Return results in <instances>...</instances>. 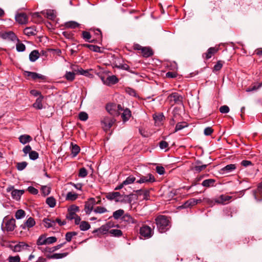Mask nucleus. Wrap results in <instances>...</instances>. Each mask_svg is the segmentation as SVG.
<instances>
[{
  "label": "nucleus",
  "instance_id": "obj_1",
  "mask_svg": "<svg viewBox=\"0 0 262 262\" xmlns=\"http://www.w3.org/2000/svg\"><path fill=\"white\" fill-rule=\"evenodd\" d=\"M155 222L159 231L161 233L166 232L170 227V222L168 217L166 216L160 215L158 216Z\"/></svg>",
  "mask_w": 262,
  "mask_h": 262
},
{
  "label": "nucleus",
  "instance_id": "obj_2",
  "mask_svg": "<svg viewBox=\"0 0 262 262\" xmlns=\"http://www.w3.org/2000/svg\"><path fill=\"white\" fill-rule=\"evenodd\" d=\"M107 112L112 116H118L120 115V111L123 110L120 104L117 105L114 103H108L105 106Z\"/></svg>",
  "mask_w": 262,
  "mask_h": 262
},
{
  "label": "nucleus",
  "instance_id": "obj_3",
  "mask_svg": "<svg viewBox=\"0 0 262 262\" xmlns=\"http://www.w3.org/2000/svg\"><path fill=\"white\" fill-rule=\"evenodd\" d=\"M114 117L105 116L101 119V124L105 132H107L116 122Z\"/></svg>",
  "mask_w": 262,
  "mask_h": 262
},
{
  "label": "nucleus",
  "instance_id": "obj_4",
  "mask_svg": "<svg viewBox=\"0 0 262 262\" xmlns=\"http://www.w3.org/2000/svg\"><path fill=\"white\" fill-rule=\"evenodd\" d=\"M140 234L144 238H148L152 235L153 231L149 226L144 225L140 229Z\"/></svg>",
  "mask_w": 262,
  "mask_h": 262
},
{
  "label": "nucleus",
  "instance_id": "obj_5",
  "mask_svg": "<svg viewBox=\"0 0 262 262\" xmlns=\"http://www.w3.org/2000/svg\"><path fill=\"white\" fill-rule=\"evenodd\" d=\"M79 210V207L75 205H72L69 207L68 209V213L67 214V219L70 220L74 219L75 216H77L76 212Z\"/></svg>",
  "mask_w": 262,
  "mask_h": 262
},
{
  "label": "nucleus",
  "instance_id": "obj_6",
  "mask_svg": "<svg viewBox=\"0 0 262 262\" xmlns=\"http://www.w3.org/2000/svg\"><path fill=\"white\" fill-rule=\"evenodd\" d=\"M7 191H11L12 197L16 200H19L21 195L24 193V190H23L14 189L13 186L8 187Z\"/></svg>",
  "mask_w": 262,
  "mask_h": 262
},
{
  "label": "nucleus",
  "instance_id": "obj_7",
  "mask_svg": "<svg viewBox=\"0 0 262 262\" xmlns=\"http://www.w3.org/2000/svg\"><path fill=\"white\" fill-rule=\"evenodd\" d=\"M96 205L95 199L93 198L89 199L84 205V211L87 214H90L94 208V206Z\"/></svg>",
  "mask_w": 262,
  "mask_h": 262
},
{
  "label": "nucleus",
  "instance_id": "obj_8",
  "mask_svg": "<svg viewBox=\"0 0 262 262\" xmlns=\"http://www.w3.org/2000/svg\"><path fill=\"white\" fill-rule=\"evenodd\" d=\"M120 200L121 201L119 202L131 204L133 201L137 200V196L135 194H130L129 195L121 194Z\"/></svg>",
  "mask_w": 262,
  "mask_h": 262
},
{
  "label": "nucleus",
  "instance_id": "obj_9",
  "mask_svg": "<svg viewBox=\"0 0 262 262\" xmlns=\"http://www.w3.org/2000/svg\"><path fill=\"white\" fill-rule=\"evenodd\" d=\"M156 181L154 176L151 173H148L146 176H141L139 180L137 181L138 183H153Z\"/></svg>",
  "mask_w": 262,
  "mask_h": 262
},
{
  "label": "nucleus",
  "instance_id": "obj_10",
  "mask_svg": "<svg viewBox=\"0 0 262 262\" xmlns=\"http://www.w3.org/2000/svg\"><path fill=\"white\" fill-rule=\"evenodd\" d=\"M101 78L103 83L107 85L114 84L118 82V79L115 75L108 76L106 79L103 77H101Z\"/></svg>",
  "mask_w": 262,
  "mask_h": 262
},
{
  "label": "nucleus",
  "instance_id": "obj_11",
  "mask_svg": "<svg viewBox=\"0 0 262 262\" xmlns=\"http://www.w3.org/2000/svg\"><path fill=\"white\" fill-rule=\"evenodd\" d=\"M121 220L126 224H136L138 225V221L133 217L130 214L126 213L123 215Z\"/></svg>",
  "mask_w": 262,
  "mask_h": 262
},
{
  "label": "nucleus",
  "instance_id": "obj_12",
  "mask_svg": "<svg viewBox=\"0 0 262 262\" xmlns=\"http://www.w3.org/2000/svg\"><path fill=\"white\" fill-rule=\"evenodd\" d=\"M111 228V225H104L101 226L99 228L94 230L93 233H97V235L100 236L101 235L106 234L107 232H109V230Z\"/></svg>",
  "mask_w": 262,
  "mask_h": 262
},
{
  "label": "nucleus",
  "instance_id": "obj_13",
  "mask_svg": "<svg viewBox=\"0 0 262 262\" xmlns=\"http://www.w3.org/2000/svg\"><path fill=\"white\" fill-rule=\"evenodd\" d=\"M253 195L256 201L262 200V182L259 184L257 189L253 192Z\"/></svg>",
  "mask_w": 262,
  "mask_h": 262
},
{
  "label": "nucleus",
  "instance_id": "obj_14",
  "mask_svg": "<svg viewBox=\"0 0 262 262\" xmlns=\"http://www.w3.org/2000/svg\"><path fill=\"white\" fill-rule=\"evenodd\" d=\"M121 194L119 192H113L107 193L106 195V198L111 201L115 200L116 202H119L121 200L120 199Z\"/></svg>",
  "mask_w": 262,
  "mask_h": 262
},
{
  "label": "nucleus",
  "instance_id": "obj_15",
  "mask_svg": "<svg viewBox=\"0 0 262 262\" xmlns=\"http://www.w3.org/2000/svg\"><path fill=\"white\" fill-rule=\"evenodd\" d=\"M29 246L25 242H19L13 247V251L14 252H20L23 250H27Z\"/></svg>",
  "mask_w": 262,
  "mask_h": 262
},
{
  "label": "nucleus",
  "instance_id": "obj_16",
  "mask_svg": "<svg viewBox=\"0 0 262 262\" xmlns=\"http://www.w3.org/2000/svg\"><path fill=\"white\" fill-rule=\"evenodd\" d=\"M15 19L20 24H26L28 22V18L26 14L21 13L15 16Z\"/></svg>",
  "mask_w": 262,
  "mask_h": 262
},
{
  "label": "nucleus",
  "instance_id": "obj_17",
  "mask_svg": "<svg viewBox=\"0 0 262 262\" xmlns=\"http://www.w3.org/2000/svg\"><path fill=\"white\" fill-rule=\"evenodd\" d=\"M24 75L27 77H31L34 80H35L37 78L42 79V80L46 79V77L45 76L39 74L35 72L25 71L24 72Z\"/></svg>",
  "mask_w": 262,
  "mask_h": 262
},
{
  "label": "nucleus",
  "instance_id": "obj_18",
  "mask_svg": "<svg viewBox=\"0 0 262 262\" xmlns=\"http://www.w3.org/2000/svg\"><path fill=\"white\" fill-rule=\"evenodd\" d=\"M202 202L201 199H191L185 202L182 206L183 208L190 207Z\"/></svg>",
  "mask_w": 262,
  "mask_h": 262
},
{
  "label": "nucleus",
  "instance_id": "obj_19",
  "mask_svg": "<svg viewBox=\"0 0 262 262\" xmlns=\"http://www.w3.org/2000/svg\"><path fill=\"white\" fill-rule=\"evenodd\" d=\"M15 227V220L14 219H10L5 223V228L7 231H13Z\"/></svg>",
  "mask_w": 262,
  "mask_h": 262
},
{
  "label": "nucleus",
  "instance_id": "obj_20",
  "mask_svg": "<svg viewBox=\"0 0 262 262\" xmlns=\"http://www.w3.org/2000/svg\"><path fill=\"white\" fill-rule=\"evenodd\" d=\"M232 198L231 196L226 195H221L215 199V202L218 204H226Z\"/></svg>",
  "mask_w": 262,
  "mask_h": 262
},
{
  "label": "nucleus",
  "instance_id": "obj_21",
  "mask_svg": "<svg viewBox=\"0 0 262 262\" xmlns=\"http://www.w3.org/2000/svg\"><path fill=\"white\" fill-rule=\"evenodd\" d=\"M2 37L4 39H9L12 41H19V39L17 38V36L15 35V34L11 31L6 32L3 33L2 35Z\"/></svg>",
  "mask_w": 262,
  "mask_h": 262
},
{
  "label": "nucleus",
  "instance_id": "obj_22",
  "mask_svg": "<svg viewBox=\"0 0 262 262\" xmlns=\"http://www.w3.org/2000/svg\"><path fill=\"white\" fill-rule=\"evenodd\" d=\"M153 118L157 125H160L164 119V116L162 113L153 115Z\"/></svg>",
  "mask_w": 262,
  "mask_h": 262
},
{
  "label": "nucleus",
  "instance_id": "obj_23",
  "mask_svg": "<svg viewBox=\"0 0 262 262\" xmlns=\"http://www.w3.org/2000/svg\"><path fill=\"white\" fill-rule=\"evenodd\" d=\"M236 168L234 164H229L221 169V171L223 174L228 173Z\"/></svg>",
  "mask_w": 262,
  "mask_h": 262
},
{
  "label": "nucleus",
  "instance_id": "obj_24",
  "mask_svg": "<svg viewBox=\"0 0 262 262\" xmlns=\"http://www.w3.org/2000/svg\"><path fill=\"white\" fill-rule=\"evenodd\" d=\"M32 137L30 135H21L19 137V142L23 144H26L30 142V141H32Z\"/></svg>",
  "mask_w": 262,
  "mask_h": 262
},
{
  "label": "nucleus",
  "instance_id": "obj_25",
  "mask_svg": "<svg viewBox=\"0 0 262 262\" xmlns=\"http://www.w3.org/2000/svg\"><path fill=\"white\" fill-rule=\"evenodd\" d=\"M141 53L142 55L145 57H148L153 54L152 50L148 47H143L142 48Z\"/></svg>",
  "mask_w": 262,
  "mask_h": 262
},
{
  "label": "nucleus",
  "instance_id": "obj_26",
  "mask_svg": "<svg viewBox=\"0 0 262 262\" xmlns=\"http://www.w3.org/2000/svg\"><path fill=\"white\" fill-rule=\"evenodd\" d=\"M43 222L45 224V226L47 228L53 227L55 226V221L54 220L46 218L43 219Z\"/></svg>",
  "mask_w": 262,
  "mask_h": 262
},
{
  "label": "nucleus",
  "instance_id": "obj_27",
  "mask_svg": "<svg viewBox=\"0 0 262 262\" xmlns=\"http://www.w3.org/2000/svg\"><path fill=\"white\" fill-rule=\"evenodd\" d=\"M78 195L73 192H69L66 196V200L68 201H74L78 198Z\"/></svg>",
  "mask_w": 262,
  "mask_h": 262
},
{
  "label": "nucleus",
  "instance_id": "obj_28",
  "mask_svg": "<svg viewBox=\"0 0 262 262\" xmlns=\"http://www.w3.org/2000/svg\"><path fill=\"white\" fill-rule=\"evenodd\" d=\"M24 32L28 36L35 35L36 34V30L34 27H27L24 29Z\"/></svg>",
  "mask_w": 262,
  "mask_h": 262
},
{
  "label": "nucleus",
  "instance_id": "obj_29",
  "mask_svg": "<svg viewBox=\"0 0 262 262\" xmlns=\"http://www.w3.org/2000/svg\"><path fill=\"white\" fill-rule=\"evenodd\" d=\"M215 181L214 179H207L203 181L202 185L205 187H212L214 186Z\"/></svg>",
  "mask_w": 262,
  "mask_h": 262
},
{
  "label": "nucleus",
  "instance_id": "obj_30",
  "mask_svg": "<svg viewBox=\"0 0 262 262\" xmlns=\"http://www.w3.org/2000/svg\"><path fill=\"white\" fill-rule=\"evenodd\" d=\"M136 194L137 195H143V199H147L149 194V191L148 190H138L136 191Z\"/></svg>",
  "mask_w": 262,
  "mask_h": 262
},
{
  "label": "nucleus",
  "instance_id": "obj_31",
  "mask_svg": "<svg viewBox=\"0 0 262 262\" xmlns=\"http://www.w3.org/2000/svg\"><path fill=\"white\" fill-rule=\"evenodd\" d=\"M39 57V53L37 50H33L29 55V59L32 62H34L37 60Z\"/></svg>",
  "mask_w": 262,
  "mask_h": 262
},
{
  "label": "nucleus",
  "instance_id": "obj_32",
  "mask_svg": "<svg viewBox=\"0 0 262 262\" xmlns=\"http://www.w3.org/2000/svg\"><path fill=\"white\" fill-rule=\"evenodd\" d=\"M36 245L38 246L47 245L46 235L45 234L41 235L36 242Z\"/></svg>",
  "mask_w": 262,
  "mask_h": 262
},
{
  "label": "nucleus",
  "instance_id": "obj_33",
  "mask_svg": "<svg viewBox=\"0 0 262 262\" xmlns=\"http://www.w3.org/2000/svg\"><path fill=\"white\" fill-rule=\"evenodd\" d=\"M131 116V112L129 110L126 108L124 110L123 113L121 115V117L124 122L126 121Z\"/></svg>",
  "mask_w": 262,
  "mask_h": 262
},
{
  "label": "nucleus",
  "instance_id": "obj_34",
  "mask_svg": "<svg viewBox=\"0 0 262 262\" xmlns=\"http://www.w3.org/2000/svg\"><path fill=\"white\" fill-rule=\"evenodd\" d=\"M125 92L130 97L140 98V96L138 95L137 92L132 88H126Z\"/></svg>",
  "mask_w": 262,
  "mask_h": 262
},
{
  "label": "nucleus",
  "instance_id": "obj_35",
  "mask_svg": "<svg viewBox=\"0 0 262 262\" xmlns=\"http://www.w3.org/2000/svg\"><path fill=\"white\" fill-rule=\"evenodd\" d=\"M124 211L123 209H119L113 212V216L115 220H118L124 215Z\"/></svg>",
  "mask_w": 262,
  "mask_h": 262
},
{
  "label": "nucleus",
  "instance_id": "obj_36",
  "mask_svg": "<svg viewBox=\"0 0 262 262\" xmlns=\"http://www.w3.org/2000/svg\"><path fill=\"white\" fill-rule=\"evenodd\" d=\"M188 126V124L186 122H179L176 124L174 133Z\"/></svg>",
  "mask_w": 262,
  "mask_h": 262
},
{
  "label": "nucleus",
  "instance_id": "obj_37",
  "mask_svg": "<svg viewBox=\"0 0 262 262\" xmlns=\"http://www.w3.org/2000/svg\"><path fill=\"white\" fill-rule=\"evenodd\" d=\"M91 227L90 224L86 221L81 222L79 225V228L82 231H86L89 229Z\"/></svg>",
  "mask_w": 262,
  "mask_h": 262
},
{
  "label": "nucleus",
  "instance_id": "obj_38",
  "mask_svg": "<svg viewBox=\"0 0 262 262\" xmlns=\"http://www.w3.org/2000/svg\"><path fill=\"white\" fill-rule=\"evenodd\" d=\"M218 51V49L215 48H210L208 50L207 52L206 53V58L207 59L211 58L212 55L216 53Z\"/></svg>",
  "mask_w": 262,
  "mask_h": 262
},
{
  "label": "nucleus",
  "instance_id": "obj_39",
  "mask_svg": "<svg viewBox=\"0 0 262 262\" xmlns=\"http://www.w3.org/2000/svg\"><path fill=\"white\" fill-rule=\"evenodd\" d=\"M93 211L95 213L99 214L104 213L108 211L106 208L102 206H97L95 207Z\"/></svg>",
  "mask_w": 262,
  "mask_h": 262
},
{
  "label": "nucleus",
  "instance_id": "obj_40",
  "mask_svg": "<svg viewBox=\"0 0 262 262\" xmlns=\"http://www.w3.org/2000/svg\"><path fill=\"white\" fill-rule=\"evenodd\" d=\"M109 233L116 237H120L123 234L122 231L119 229H111L109 231Z\"/></svg>",
  "mask_w": 262,
  "mask_h": 262
},
{
  "label": "nucleus",
  "instance_id": "obj_41",
  "mask_svg": "<svg viewBox=\"0 0 262 262\" xmlns=\"http://www.w3.org/2000/svg\"><path fill=\"white\" fill-rule=\"evenodd\" d=\"M68 254V253H55L53 254L52 255L48 256V257L49 258L59 259L66 257V256H67Z\"/></svg>",
  "mask_w": 262,
  "mask_h": 262
},
{
  "label": "nucleus",
  "instance_id": "obj_42",
  "mask_svg": "<svg viewBox=\"0 0 262 262\" xmlns=\"http://www.w3.org/2000/svg\"><path fill=\"white\" fill-rule=\"evenodd\" d=\"M79 24L76 21H69L65 24V27L67 28L74 29L78 27Z\"/></svg>",
  "mask_w": 262,
  "mask_h": 262
},
{
  "label": "nucleus",
  "instance_id": "obj_43",
  "mask_svg": "<svg viewBox=\"0 0 262 262\" xmlns=\"http://www.w3.org/2000/svg\"><path fill=\"white\" fill-rule=\"evenodd\" d=\"M168 98H183L185 96L181 94L180 92H174L167 96Z\"/></svg>",
  "mask_w": 262,
  "mask_h": 262
},
{
  "label": "nucleus",
  "instance_id": "obj_44",
  "mask_svg": "<svg viewBox=\"0 0 262 262\" xmlns=\"http://www.w3.org/2000/svg\"><path fill=\"white\" fill-rule=\"evenodd\" d=\"M35 224V222L33 218L30 217L26 222L25 226L28 228L33 227Z\"/></svg>",
  "mask_w": 262,
  "mask_h": 262
},
{
  "label": "nucleus",
  "instance_id": "obj_45",
  "mask_svg": "<svg viewBox=\"0 0 262 262\" xmlns=\"http://www.w3.org/2000/svg\"><path fill=\"white\" fill-rule=\"evenodd\" d=\"M46 203L50 207H54L56 205V200L53 197L51 196L47 199Z\"/></svg>",
  "mask_w": 262,
  "mask_h": 262
},
{
  "label": "nucleus",
  "instance_id": "obj_46",
  "mask_svg": "<svg viewBox=\"0 0 262 262\" xmlns=\"http://www.w3.org/2000/svg\"><path fill=\"white\" fill-rule=\"evenodd\" d=\"M15 217L17 219H20L25 216V212L22 210H18L15 213Z\"/></svg>",
  "mask_w": 262,
  "mask_h": 262
},
{
  "label": "nucleus",
  "instance_id": "obj_47",
  "mask_svg": "<svg viewBox=\"0 0 262 262\" xmlns=\"http://www.w3.org/2000/svg\"><path fill=\"white\" fill-rule=\"evenodd\" d=\"M30 94L32 96L38 97V98H43V97L41 95L40 92L38 91L33 90L30 91Z\"/></svg>",
  "mask_w": 262,
  "mask_h": 262
},
{
  "label": "nucleus",
  "instance_id": "obj_48",
  "mask_svg": "<svg viewBox=\"0 0 262 262\" xmlns=\"http://www.w3.org/2000/svg\"><path fill=\"white\" fill-rule=\"evenodd\" d=\"M29 158L32 160H35L39 157V155L37 152L34 150H32L29 155Z\"/></svg>",
  "mask_w": 262,
  "mask_h": 262
},
{
  "label": "nucleus",
  "instance_id": "obj_49",
  "mask_svg": "<svg viewBox=\"0 0 262 262\" xmlns=\"http://www.w3.org/2000/svg\"><path fill=\"white\" fill-rule=\"evenodd\" d=\"M34 108L36 109H41L43 107L41 99H36V102L33 104Z\"/></svg>",
  "mask_w": 262,
  "mask_h": 262
},
{
  "label": "nucleus",
  "instance_id": "obj_50",
  "mask_svg": "<svg viewBox=\"0 0 262 262\" xmlns=\"http://www.w3.org/2000/svg\"><path fill=\"white\" fill-rule=\"evenodd\" d=\"M80 151V147L77 145H73L72 146V153L74 156H76Z\"/></svg>",
  "mask_w": 262,
  "mask_h": 262
},
{
  "label": "nucleus",
  "instance_id": "obj_51",
  "mask_svg": "<svg viewBox=\"0 0 262 262\" xmlns=\"http://www.w3.org/2000/svg\"><path fill=\"white\" fill-rule=\"evenodd\" d=\"M135 180H136V178L135 177L129 176V177H127L126 178V179L123 182V184H124L125 185H126L132 184L133 182H134Z\"/></svg>",
  "mask_w": 262,
  "mask_h": 262
},
{
  "label": "nucleus",
  "instance_id": "obj_52",
  "mask_svg": "<svg viewBox=\"0 0 262 262\" xmlns=\"http://www.w3.org/2000/svg\"><path fill=\"white\" fill-rule=\"evenodd\" d=\"M223 63L224 62L223 61H218L216 64L214 66L213 71H220L223 67Z\"/></svg>",
  "mask_w": 262,
  "mask_h": 262
},
{
  "label": "nucleus",
  "instance_id": "obj_53",
  "mask_svg": "<svg viewBox=\"0 0 262 262\" xmlns=\"http://www.w3.org/2000/svg\"><path fill=\"white\" fill-rule=\"evenodd\" d=\"M75 74L74 72H69L66 73L65 77L67 80L72 81L75 78Z\"/></svg>",
  "mask_w": 262,
  "mask_h": 262
},
{
  "label": "nucleus",
  "instance_id": "obj_54",
  "mask_svg": "<svg viewBox=\"0 0 262 262\" xmlns=\"http://www.w3.org/2000/svg\"><path fill=\"white\" fill-rule=\"evenodd\" d=\"M207 167V165H195L193 167V169L198 172H199L204 169H205Z\"/></svg>",
  "mask_w": 262,
  "mask_h": 262
},
{
  "label": "nucleus",
  "instance_id": "obj_55",
  "mask_svg": "<svg viewBox=\"0 0 262 262\" xmlns=\"http://www.w3.org/2000/svg\"><path fill=\"white\" fill-rule=\"evenodd\" d=\"M262 84V82L260 83H254L251 88H249L247 89V92H252L259 89Z\"/></svg>",
  "mask_w": 262,
  "mask_h": 262
},
{
  "label": "nucleus",
  "instance_id": "obj_56",
  "mask_svg": "<svg viewBox=\"0 0 262 262\" xmlns=\"http://www.w3.org/2000/svg\"><path fill=\"white\" fill-rule=\"evenodd\" d=\"M79 119L81 121H85L88 119V115L84 112H80L79 114Z\"/></svg>",
  "mask_w": 262,
  "mask_h": 262
},
{
  "label": "nucleus",
  "instance_id": "obj_57",
  "mask_svg": "<svg viewBox=\"0 0 262 262\" xmlns=\"http://www.w3.org/2000/svg\"><path fill=\"white\" fill-rule=\"evenodd\" d=\"M88 174L87 170L86 169L83 167L79 169V174L78 176L80 177L81 178H84Z\"/></svg>",
  "mask_w": 262,
  "mask_h": 262
},
{
  "label": "nucleus",
  "instance_id": "obj_58",
  "mask_svg": "<svg viewBox=\"0 0 262 262\" xmlns=\"http://www.w3.org/2000/svg\"><path fill=\"white\" fill-rule=\"evenodd\" d=\"M27 163L26 162H22L20 163H18L17 164V168L19 170H23L24 169L27 165Z\"/></svg>",
  "mask_w": 262,
  "mask_h": 262
},
{
  "label": "nucleus",
  "instance_id": "obj_59",
  "mask_svg": "<svg viewBox=\"0 0 262 262\" xmlns=\"http://www.w3.org/2000/svg\"><path fill=\"white\" fill-rule=\"evenodd\" d=\"M23 151L25 154L24 156H26L27 154L29 155L30 152H31L32 150L31 147L29 145H28L24 147Z\"/></svg>",
  "mask_w": 262,
  "mask_h": 262
},
{
  "label": "nucleus",
  "instance_id": "obj_60",
  "mask_svg": "<svg viewBox=\"0 0 262 262\" xmlns=\"http://www.w3.org/2000/svg\"><path fill=\"white\" fill-rule=\"evenodd\" d=\"M76 235V233L75 232H68L66 234V239L68 242H70L73 236Z\"/></svg>",
  "mask_w": 262,
  "mask_h": 262
},
{
  "label": "nucleus",
  "instance_id": "obj_61",
  "mask_svg": "<svg viewBox=\"0 0 262 262\" xmlns=\"http://www.w3.org/2000/svg\"><path fill=\"white\" fill-rule=\"evenodd\" d=\"M213 132V129L211 127H207L204 129V134L206 136H210Z\"/></svg>",
  "mask_w": 262,
  "mask_h": 262
},
{
  "label": "nucleus",
  "instance_id": "obj_62",
  "mask_svg": "<svg viewBox=\"0 0 262 262\" xmlns=\"http://www.w3.org/2000/svg\"><path fill=\"white\" fill-rule=\"evenodd\" d=\"M26 47L23 43H18L16 45V50L18 52H23L25 50Z\"/></svg>",
  "mask_w": 262,
  "mask_h": 262
},
{
  "label": "nucleus",
  "instance_id": "obj_63",
  "mask_svg": "<svg viewBox=\"0 0 262 262\" xmlns=\"http://www.w3.org/2000/svg\"><path fill=\"white\" fill-rule=\"evenodd\" d=\"M47 245L51 244L56 242L57 238L54 236H51L49 237H46Z\"/></svg>",
  "mask_w": 262,
  "mask_h": 262
},
{
  "label": "nucleus",
  "instance_id": "obj_64",
  "mask_svg": "<svg viewBox=\"0 0 262 262\" xmlns=\"http://www.w3.org/2000/svg\"><path fill=\"white\" fill-rule=\"evenodd\" d=\"M20 260V257L18 255L15 256H9V262H19Z\"/></svg>",
  "mask_w": 262,
  "mask_h": 262
}]
</instances>
